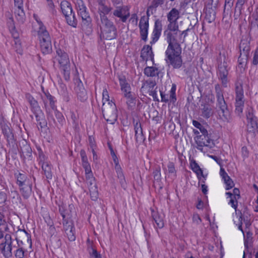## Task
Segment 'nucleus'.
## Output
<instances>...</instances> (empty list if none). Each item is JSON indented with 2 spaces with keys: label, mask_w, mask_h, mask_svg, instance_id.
<instances>
[{
  "label": "nucleus",
  "mask_w": 258,
  "mask_h": 258,
  "mask_svg": "<svg viewBox=\"0 0 258 258\" xmlns=\"http://www.w3.org/2000/svg\"><path fill=\"white\" fill-rule=\"evenodd\" d=\"M167 29L164 32L166 36L168 46L165 51V60L169 66L174 69H179L182 65V48L178 41L179 26L177 22H168Z\"/></svg>",
  "instance_id": "1"
},
{
  "label": "nucleus",
  "mask_w": 258,
  "mask_h": 258,
  "mask_svg": "<svg viewBox=\"0 0 258 258\" xmlns=\"http://www.w3.org/2000/svg\"><path fill=\"white\" fill-rule=\"evenodd\" d=\"M16 179V184L19 186L20 191L23 197L27 199L31 195L32 181L31 177L24 171H17L14 173Z\"/></svg>",
  "instance_id": "2"
},
{
  "label": "nucleus",
  "mask_w": 258,
  "mask_h": 258,
  "mask_svg": "<svg viewBox=\"0 0 258 258\" xmlns=\"http://www.w3.org/2000/svg\"><path fill=\"white\" fill-rule=\"evenodd\" d=\"M101 30V37L106 40L115 39L117 36V31L113 22L108 18L103 17L100 22L97 23Z\"/></svg>",
  "instance_id": "3"
},
{
  "label": "nucleus",
  "mask_w": 258,
  "mask_h": 258,
  "mask_svg": "<svg viewBox=\"0 0 258 258\" xmlns=\"http://www.w3.org/2000/svg\"><path fill=\"white\" fill-rule=\"evenodd\" d=\"M215 89L216 98V106L218 109V110L221 112L224 119L225 121H228L230 112L224 97L223 90L219 84H217L215 85Z\"/></svg>",
  "instance_id": "4"
},
{
  "label": "nucleus",
  "mask_w": 258,
  "mask_h": 258,
  "mask_svg": "<svg viewBox=\"0 0 258 258\" xmlns=\"http://www.w3.org/2000/svg\"><path fill=\"white\" fill-rule=\"evenodd\" d=\"M26 98L30 105L31 111L35 116L36 121L41 128L47 126V122L45 119L44 113L41 110L38 103L30 94H26Z\"/></svg>",
  "instance_id": "5"
},
{
  "label": "nucleus",
  "mask_w": 258,
  "mask_h": 258,
  "mask_svg": "<svg viewBox=\"0 0 258 258\" xmlns=\"http://www.w3.org/2000/svg\"><path fill=\"white\" fill-rule=\"evenodd\" d=\"M228 58L226 56V52L220 51L218 61L220 62L218 65V78L221 80L223 86L225 88L227 87V76L228 75V69H227Z\"/></svg>",
  "instance_id": "6"
},
{
  "label": "nucleus",
  "mask_w": 258,
  "mask_h": 258,
  "mask_svg": "<svg viewBox=\"0 0 258 258\" xmlns=\"http://www.w3.org/2000/svg\"><path fill=\"white\" fill-rule=\"evenodd\" d=\"M102 111L104 118L110 124H114L117 119V110L115 104L112 101L105 104L103 102Z\"/></svg>",
  "instance_id": "7"
},
{
  "label": "nucleus",
  "mask_w": 258,
  "mask_h": 258,
  "mask_svg": "<svg viewBox=\"0 0 258 258\" xmlns=\"http://www.w3.org/2000/svg\"><path fill=\"white\" fill-rule=\"evenodd\" d=\"M41 52L44 54H49L52 51V44L50 37L47 32L38 34Z\"/></svg>",
  "instance_id": "8"
},
{
  "label": "nucleus",
  "mask_w": 258,
  "mask_h": 258,
  "mask_svg": "<svg viewBox=\"0 0 258 258\" xmlns=\"http://www.w3.org/2000/svg\"><path fill=\"white\" fill-rule=\"evenodd\" d=\"M194 139L197 145V149L201 151H203L204 147L211 148L214 146V141L210 138L208 133L206 135L202 134L200 136H197Z\"/></svg>",
  "instance_id": "9"
},
{
  "label": "nucleus",
  "mask_w": 258,
  "mask_h": 258,
  "mask_svg": "<svg viewBox=\"0 0 258 258\" xmlns=\"http://www.w3.org/2000/svg\"><path fill=\"white\" fill-rule=\"evenodd\" d=\"M75 91L77 100L81 102H86L88 98V93L80 79H76Z\"/></svg>",
  "instance_id": "10"
},
{
  "label": "nucleus",
  "mask_w": 258,
  "mask_h": 258,
  "mask_svg": "<svg viewBox=\"0 0 258 258\" xmlns=\"http://www.w3.org/2000/svg\"><path fill=\"white\" fill-rule=\"evenodd\" d=\"M247 126L249 132H254L258 128L257 118L254 115V111L252 107L247 108L246 111Z\"/></svg>",
  "instance_id": "11"
},
{
  "label": "nucleus",
  "mask_w": 258,
  "mask_h": 258,
  "mask_svg": "<svg viewBox=\"0 0 258 258\" xmlns=\"http://www.w3.org/2000/svg\"><path fill=\"white\" fill-rule=\"evenodd\" d=\"M235 106L244 107V93L242 84L240 82L235 84Z\"/></svg>",
  "instance_id": "12"
},
{
  "label": "nucleus",
  "mask_w": 258,
  "mask_h": 258,
  "mask_svg": "<svg viewBox=\"0 0 258 258\" xmlns=\"http://www.w3.org/2000/svg\"><path fill=\"white\" fill-rule=\"evenodd\" d=\"M19 147L21 158L30 159L32 157V149L25 140H23L20 142Z\"/></svg>",
  "instance_id": "13"
},
{
  "label": "nucleus",
  "mask_w": 258,
  "mask_h": 258,
  "mask_svg": "<svg viewBox=\"0 0 258 258\" xmlns=\"http://www.w3.org/2000/svg\"><path fill=\"white\" fill-rule=\"evenodd\" d=\"M97 3L100 21L102 20L103 17L108 18L106 15L111 11L112 8L109 5H107L105 0H97Z\"/></svg>",
  "instance_id": "14"
},
{
  "label": "nucleus",
  "mask_w": 258,
  "mask_h": 258,
  "mask_svg": "<svg viewBox=\"0 0 258 258\" xmlns=\"http://www.w3.org/2000/svg\"><path fill=\"white\" fill-rule=\"evenodd\" d=\"M162 30V21L157 19L155 21L154 27L152 32V41L150 43L152 45L159 39Z\"/></svg>",
  "instance_id": "15"
},
{
  "label": "nucleus",
  "mask_w": 258,
  "mask_h": 258,
  "mask_svg": "<svg viewBox=\"0 0 258 258\" xmlns=\"http://www.w3.org/2000/svg\"><path fill=\"white\" fill-rule=\"evenodd\" d=\"M1 125L3 134L7 141L8 144L9 145L11 144L13 145L15 142V140L12 130L9 125L4 122H2Z\"/></svg>",
  "instance_id": "16"
},
{
  "label": "nucleus",
  "mask_w": 258,
  "mask_h": 258,
  "mask_svg": "<svg viewBox=\"0 0 258 258\" xmlns=\"http://www.w3.org/2000/svg\"><path fill=\"white\" fill-rule=\"evenodd\" d=\"M82 19L81 25L84 31L90 32L92 30V19L89 12L79 15Z\"/></svg>",
  "instance_id": "17"
},
{
  "label": "nucleus",
  "mask_w": 258,
  "mask_h": 258,
  "mask_svg": "<svg viewBox=\"0 0 258 258\" xmlns=\"http://www.w3.org/2000/svg\"><path fill=\"white\" fill-rule=\"evenodd\" d=\"M141 57L144 61L153 60L154 54L152 47L149 45H144L141 50Z\"/></svg>",
  "instance_id": "18"
},
{
  "label": "nucleus",
  "mask_w": 258,
  "mask_h": 258,
  "mask_svg": "<svg viewBox=\"0 0 258 258\" xmlns=\"http://www.w3.org/2000/svg\"><path fill=\"white\" fill-rule=\"evenodd\" d=\"M239 47L240 52L242 53L243 56L245 57H249L250 50L249 41L247 39L242 38L241 40Z\"/></svg>",
  "instance_id": "19"
},
{
  "label": "nucleus",
  "mask_w": 258,
  "mask_h": 258,
  "mask_svg": "<svg viewBox=\"0 0 258 258\" xmlns=\"http://www.w3.org/2000/svg\"><path fill=\"white\" fill-rule=\"evenodd\" d=\"M88 185L92 199L95 201L97 199L98 190L95 177L86 181Z\"/></svg>",
  "instance_id": "20"
},
{
  "label": "nucleus",
  "mask_w": 258,
  "mask_h": 258,
  "mask_svg": "<svg viewBox=\"0 0 258 258\" xmlns=\"http://www.w3.org/2000/svg\"><path fill=\"white\" fill-rule=\"evenodd\" d=\"M119 82L121 90L123 93L124 96L133 94L131 91V87L127 82L125 77L124 76L119 77Z\"/></svg>",
  "instance_id": "21"
},
{
  "label": "nucleus",
  "mask_w": 258,
  "mask_h": 258,
  "mask_svg": "<svg viewBox=\"0 0 258 258\" xmlns=\"http://www.w3.org/2000/svg\"><path fill=\"white\" fill-rule=\"evenodd\" d=\"M58 211L62 217V221L72 220L71 211L70 209L71 208V205H69V209H67L63 203L58 206Z\"/></svg>",
  "instance_id": "22"
},
{
  "label": "nucleus",
  "mask_w": 258,
  "mask_h": 258,
  "mask_svg": "<svg viewBox=\"0 0 258 258\" xmlns=\"http://www.w3.org/2000/svg\"><path fill=\"white\" fill-rule=\"evenodd\" d=\"M54 114L56 121L53 118V116H51L49 114H48V118L49 119V117H51L54 123L58 128L61 127L66 122L62 114L60 112L58 111L56 109H54Z\"/></svg>",
  "instance_id": "23"
},
{
  "label": "nucleus",
  "mask_w": 258,
  "mask_h": 258,
  "mask_svg": "<svg viewBox=\"0 0 258 258\" xmlns=\"http://www.w3.org/2000/svg\"><path fill=\"white\" fill-rule=\"evenodd\" d=\"M135 122V121H134ZM134 129L135 132V138L136 141L142 142L145 140L143 134V129L141 126V123L140 121H137L134 123Z\"/></svg>",
  "instance_id": "24"
},
{
  "label": "nucleus",
  "mask_w": 258,
  "mask_h": 258,
  "mask_svg": "<svg viewBox=\"0 0 258 258\" xmlns=\"http://www.w3.org/2000/svg\"><path fill=\"white\" fill-rule=\"evenodd\" d=\"M201 115L205 118H210L213 114V109L208 103L201 104Z\"/></svg>",
  "instance_id": "25"
},
{
  "label": "nucleus",
  "mask_w": 258,
  "mask_h": 258,
  "mask_svg": "<svg viewBox=\"0 0 258 258\" xmlns=\"http://www.w3.org/2000/svg\"><path fill=\"white\" fill-rule=\"evenodd\" d=\"M216 9L214 8L207 6L205 9V18L209 23L214 21L216 18Z\"/></svg>",
  "instance_id": "26"
},
{
  "label": "nucleus",
  "mask_w": 258,
  "mask_h": 258,
  "mask_svg": "<svg viewBox=\"0 0 258 258\" xmlns=\"http://www.w3.org/2000/svg\"><path fill=\"white\" fill-rule=\"evenodd\" d=\"M56 53L60 65L67 64L70 63L69 56L67 53L59 49L56 50Z\"/></svg>",
  "instance_id": "27"
},
{
  "label": "nucleus",
  "mask_w": 258,
  "mask_h": 258,
  "mask_svg": "<svg viewBox=\"0 0 258 258\" xmlns=\"http://www.w3.org/2000/svg\"><path fill=\"white\" fill-rule=\"evenodd\" d=\"M180 12L176 8H172L167 14L168 22H177L179 18Z\"/></svg>",
  "instance_id": "28"
},
{
  "label": "nucleus",
  "mask_w": 258,
  "mask_h": 258,
  "mask_svg": "<svg viewBox=\"0 0 258 258\" xmlns=\"http://www.w3.org/2000/svg\"><path fill=\"white\" fill-rule=\"evenodd\" d=\"M60 8L63 15L67 16L73 11L71 4L68 1H64L60 3Z\"/></svg>",
  "instance_id": "29"
},
{
  "label": "nucleus",
  "mask_w": 258,
  "mask_h": 258,
  "mask_svg": "<svg viewBox=\"0 0 258 258\" xmlns=\"http://www.w3.org/2000/svg\"><path fill=\"white\" fill-rule=\"evenodd\" d=\"M41 168L43 174L48 179H51L52 177V166L51 165L47 162L46 163H43L41 165Z\"/></svg>",
  "instance_id": "30"
},
{
  "label": "nucleus",
  "mask_w": 258,
  "mask_h": 258,
  "mask_svg": "<svg viewBox=\"0 0 258 258\" xmlns=\"http://www.w3.org/2000/svg\"><path fill=\"white\" fill-rule=\"evenodd\" d=\"M234 2V0H225L223 14L224 17H226L229 15H231Z\"/></svg>",
  "instance_id": "31"
},
{
  "label": "nucleus",
  "mask_w": 258,
  "mask_h": 258,
  "mask_svg": "<svg viewBox=\"0 0 258 258\" xmlns=\"http://www.w3.org/2000/svg\"><path fill=\"white\" fill-rule=\"evenodd\" d=\"M66 21L68 25L74 27L76 28L78 24V21L76 17L74 12L67 15L65 16Z\"/></svg>",
  "instance_id": "32"
},
{
  "label": "nucleus",
  "mask_w": 258,
  "mask_h": 258,
  "mask_svg": "<svg viewBox=\"0 0 258 258\" xmlns=\"http://www.w3.org/2000/svg\"><path fill=\"white\" fill-rule=\"evenodd\" d=\"M144 74L148 77H154L158 76V69L154 67H147L144 69Z\"/></svg>",
  "instance_id": "33"
},
{
  "label": "nucleus",
  "mask_w": 258,
  "mask_h": 258,
  "mask_svg": "<svg viewBox=\"0 0 258 258\" xmlns=\"http://www.w3.org/2000/svg\"><path fill=\"white\" fill-rule=\"evenodd\" d=\"M152 217L156 224V228H162L164 227V223L163 219L159 215L158 213L153 211Z\"/></svg>",
  "instance_id": "34"
},
{
  "label": "nucleus",
  "mask_w": 258,
  "mask_h": 258,
  "mask_svg": "<svg viewBox=\"0 0 258 258\" xmlns=\"http://www.w3.org/2000/svg\"><path fill=\"white\" fill-rule=\"evenodd\" d=\"M166 0H152L150 5V9L152 10V14L156 13L158 7H162Z\"/></svg>",
  "instance_id": "35"
},
{
  "label": "nucleus",
  "mask_w": 258,
  "mask_h": 258,
  "mask_svg": "<svg viewBox=\"0 0 258 258\" xmlns=\"http://www.w3.org/2000/svg\"><path fill=\"white\" fill-rule=\"evenodd\" d=\"M15 17L18 22L23 24L25 21V14L23 8L16 9L15 11Z\"/></svg>",
  "instance_id": "36"
},
{
  "label": "nucleus",
  "mask_w": 258,
  "mask_h": 258,
  "mask_svg": "<svg viewBox=\"0 0 258 258\" xmlns=\"http://www.w3.org/2000/svg\"><path fill=\"white\" fill-rule=\"evenodd\" d=\"M113 14L114 16L119 18L122 22H125L129 17V14L123 15L122 8L121 7H117L113 11Z\"/></svg>",
  "instance_id": "37"
},
{
  "label": "nucleus",
  "mask_w": 258,
  "mask_h": 258,
  "mask_svg": "<svg viewBox=\"0 0 258 258\" xmlns=\"http://www.w3.org/2000/svg\"><path fill=\"white\" fill-rule=\"evenodd\" d=\"M240 216L239 217V221L242 222L243 221L245 225L246 229H248L249 227L251 225L250 219V215L247 213H245L243 212V214L241 212H240Z\"/></svg>",
  "instance_id": "38"
},
{
  "label": "nucleus",
  "mask_w": 258,
  "mask_h": 258,
  "mask_svg": "<svg viewBox=\"0 0 258 258\" xmlns=\"http://www.w3.org/2000/svg\"><path fill=\"white\" fill-rule=\"evenodd\" d=\"M75 5L79 15L88 12L87 8L82 0H76Z\"/></svg>",
  "instance_id": "39"
},
{
  "label": "nucleus",
  "mask_w": 258,
  "mask_h": 258,
  "mask_svg": "<svg viewBox=\"0 0 258 258\" xmlns=\"http://www.w3.org/2000/svg\"><path fill=\"white\" fill-rule=\"evenodd\" d=\"M0 252L5 258L12 256L13 254L12 252H10V250L3 241L0 243Z\"/></svg>",
  "instance_id": "40"
},
{
  "label": "nucleus",
  "mask_w": 258,
  "mask_h": 258,
  "mask_svg": "<svg viewBox=\"0 0 258 258\" xmlns=\"http://www.w3.org/2000/svg\"><path fill=\"white\" fill-rule=\"evenodd\" d=\"M124 97L126 99V104L128 109H132L135 107L136 103V97L133 94L127 95Z\"/></svg>",
  "instance_id": "41"
},
{
  "label": "nucleus",
  "mask_w": 258,
  "mask_h": 258,
  "mask_svg": "<svg viewBox=\"0 0 258 258\" xmlns=\"http://www.w3.org/2000/svg\"><path fill=\"white\" fill-rule=\"evenodd\" d=\"M190 166L191 169L197 174L198 177H199V175L200 174L203 177L205 178L203 170L195 161H191Z\"/></svg>",
  "instance_id": "42"
},
{
  "label": "nucleus",
  "mask_w": 258,
  "mask_h": 258,
  "mask_svg": "<svg viewBox=\"0 0 258 258\" xmlns=\"http://www.w3.org/2000/svg\"><path fill=\"white\" fill-rule=\"evenodd\" d=\"M149 18L146 17L145 16L141 17L139 24L140 30H146V29H149Z\"/></svg>",
  "instance_id": "43"
},
{
  "label": "nucleus",
  "mask_w": 258,
  "mask_h": 258,
  "mask_svg": "<svg viewBox=\"0 0 258 258\" xmlns=\"http://www.w3.org/2000/svg\"><path fill=\"white\" fill-rule=\"evenodd\" d=\"M33 16L34 19L36 20V21L37 22V23H38V26H39V30H38V32H37L38 34H40V33H42L44 32H47V31L46 30V27L43 25L42 22L41 21L39 16L36 14H34Z\"/></svg>",
  "instance_id": "44"
},
{
  "label": "nucleus",
  "mask_w": 258,
  "mask_h": 258,
  "mask_svg": "<svg viewBox=\"0 0 258 258\" xmlns=\"http://www.w3.org/2000/svg\"><path fill=\"white\" fill-rule=\"evenodd\" d=\"M87 250L89 252L90 258H102L101 254L92 245L88 246Z\"/></svg>",
  "instance_id": "45"
},
{
  "label": "nucleus",
  "mask_w": 258,
  "mask_h": 258,
  "mask_svg": "<svg viewBox=\"0 0 258 258\" xmlns=\"http://www.w3.org/2000/svg\"><path fill=\"white\" fill-rule=\"evenodd\" d=\"M4 240H3L4 244L7 246L8 248L10 250V252H12V236L10 233H7L5 235Z\"/></svg>",
  "instance_id": "46"
},
{
  "label": "nucleus",
  "mask_w": 258,
  "mask_h": 258,
  "mask_svg": "<svg viewBox=\"0 0 258 258\" xmlns=\"http://www.w3.org/2000/svg\"><path fill=\"white\" fill-rule=\"evenodd\" d=\"M61 70L63 71L64 79L66 81H69L70 79V64L67 63V64L60 65Z\"/></svg>",
  "instance_id": "47"
},
{
  "label": "nucleus",
  "mask_w": 258,
  "mask_h": 258,
  "mask_svg": "<svg viewBox=\"0 0 258 258\" xmlns=\"http://www.w3.org/2000/svg\"><path fill=\"white\" fill-rule=\"evenodd\" d=\"M156 85V83L155 81L151 79L146 80L144 83V86L142 88H145L148 91V92L154 90V87Z\"/></svg>",
  "instance_id": "48"
},
{
  "label": "nucleus",
  "mask_w": 258,
  "mask_h": 258,
  "mask_svg": "<svg viewBox=\"0 0 258 258\" xmlns=\"http://www.w3.org/2000/svg\"><path fill=\"white\" fill-rule=\"evenodd\" d=\"M51 243L54 248H59L61 246V241L59 237L52 235L50 237Z\"/></svg>",
  "instance_id": "49"
},
{
  "label": "nucleus",
  "mask_w": 258,
  "mask_h": 258,
  "mask_svg": "<svg viewBox=\"0 0 258 258\" xmlns=\"http://www.w3.org/2000/svg\"><path fill=\"white\" fill-rule=\"evenodd\" d=\"M27 250L24 247H18L14 251V254L16 258H24L26 255Z\"/></svg>",
  "instance_id": "50"
},
{
  "label": "nucleus",
  "mask_w": 258,
  "mask_h": 258,
  "mask_svg": "<svg viewBox=\"0 0 258 258\" xmlns=\"http://www.w3.org/2000/svg\"><path fill=\"white\" fill-rule=\"evenodd\" d=\"M37 149L38 151V158L37 160L39 162V163L41 165H42L43 163H46L47 162H45L46 157L44 154L42 150H41L40 147H37Z\"/></svg>",
  "instance_id": "51"
},
{
  "label": "nucleus",
  "mask_w": 258,
  "mask_h": 258,
  "mask_svg": "<svg viewBox=\"0 0 258 258\" xmlns=\"http://www.w3.org/2000/svg\"><path fill=\"white\" fill-rule=\"evenodd\" d=\"M244 6L235 4L234 12V18L235 20L238 19L242 14V11Z\"/></svg>",
  "instance_id": "52"
},
{
  "label": "nucleus",
  "mask_w": 258,
  "mask_h": 258,
  "mask_svg": "<svg viewBox=\"0 0 258 258\" xmlns=\"http://www.w3.org/2000/svg\"><path fill=\"white\" fill-rule=\"evenodd\" d=\"M45 95L46 96V97L47 99L49 102V105L51 107V108L54 110L56 109V106L55 104V103L56 102V100L55 99V97L53 96H52L49 93H45Z\"/></svg>",
  "instance_id": "53"
},
{
  "label": "nucleus",
  "mask_w": 258,
  "mask_h": 258,
  "mask_svg": "<svg viewBox=\"0 0 258 258\" xmlns=\"http://www.w3.org/2000/svg\"><path fill=\"white\" fill-rule=\"evenodd\" d=\"M62 225L64 231H68V229L70 230L75 228L72 220L62 221Z\"/></svg>",
  "instance_id": "54"
},
{
  "label": "nucleus",
  "mask_w": 258,
  "mask_h": 258,
  "mask_svg": "<svg viewBox=\"0 0 258 258\" xmlns=\"http://www.w3.org/2000/svg\"><path fill=\"white\" fill-rule=\"evenodd\" d=\"M243 235L244 238V246L245 249L247 250L248 248V243L250 242L252 239V233L249 230L248 231L246 230V236H245L244 234Z\"/></svg>",
  "instance_id": "55"
},
{
  "label": "nucleus",
  "mask_w": 258,
  "mask_h": 258,
  "mask_svg": "<svg viewBox=\"0 0 258 258\" xmlns=\"http://www.w3.org/2000/svg\"><path fill=\"white\" fill-rule=\"evenodd\" d=\"M192 124L195 126L196 128L199 129L202 134L206 135L207 134L208 131L205 128V127L199 121L193 120H192Z\"/></svg>",
  "instance_id": "56"
},
{
  "label": "nucleus",
  "mask_w": 258,
  "mask_h": 258,
  "mask_svg": "<svg viewBox=\"0 0 258 258\" xmlns=\"http://www.w3.org/2000/svg\"><path fill=\"white\" fill-rule=\"evenodd\" d=\"M67 236L68 239L70 241H74L76 239V235H75V228H73V229H68V231H64Z\"/></svg>",
  "instance_id": "57"
},
{
  "label": "nucleus",
  "mask_w": 258,
  "mask_h": 258,
  "mask_svg": "<svg viewBox=\"0 0 258 258\" xmlns=\"http://www.w3.org/2000/svg\"><path fill=\"white\" fill-rule=\"evenodd\" d=\"M252 18L254 20V22L251 23V27L256 26L258 29V7L255 9L254 12L252 15Z\"/></svg>",
  "instance_id": "58"
},
{
  "label": "nucleus",
  "mask_w": 258,
  "mask_h": 258,
  "mask_svg": "<svg viewBox=\"0 0 258 258\" xmlns=\"http://www.w3.org/2000/svg\"><path fill=\"white\" fill-rule=\"evenodd\" d=\"M160 167H158L155 168L153 172L154 180L157 182H159L161 180V172Z\"/></svg>",
  "instance_id": "59"
},
{
  "label": "nucleus",
  "mask_w": 258,
  "mask_h": 258,
  "mask_svg": "<svg viewBox=\"0 0 258 258\" xmlns=\"http://www.w3.org/2000/svg\"><path fill=\"white\" fill-rule=\"evenodd\" d=\"M176 89V86L175 84L172 85V87L170 91V98L171 101L174 102L176 100L175 91Z\"/></svg>",
  "instance_id": "60"
},
{
  "label": "nucleus",
  "mask_w": 258,
  "mask_h": 258,
  "mask_svg": "<svg viewBox=\"0 0 258 258\" xmlns=\"http://www.w3.org/2000/svg\"><path fill=\"white\" fill-rule=\"evenodd\" d=\"M10 17L7 19V25L10 31H14L15 30V26L13 17L10 14Z\"/></svg>",
  "instance_id": "61"
},
{
  "label": "nucleus",
  "mask_w": 258,
  "mask_h": 258,
  "mask_svg": "<svg viewBox=\"0 0 258 258\" xmlns=\"http://www.w3.org/2000/svg\"><path fill=\"white\" fill-rule=\"evenodd\" d=\"M168 171L169 173L173 174L174 177L176 176V171L175 170L174 164L173 162H169L167 165Z\"/></svg>",
  "instance_id": "62"
},
{
  "label": "nucleus",
  "mask_w": 258,
  "mask_h": 258,
  "mask_svg": "<svg viewBox=\"0 0 258 258\" xmlns=\"http://www.w3.org/2000/svg\"><path fill=\"white\" fill-rule=\"evenodd\" d=\"M80 156L81 157L82 165L89 163L86 152L84 150L82 149L80 151Z\"/></svg>",
  "instance_id": "63"
},
{
  "label": "nucleus",
  "mask_w": 258,
  "mask_h": 258,
  "mask_svg": "<svg viewBox=\"0 0 258 258\" xmlns=\"http://www.w3.org/2000/svg\"><path fill=\"white\" fill-rule=\"evenodd\" d=\"M251 63L253 66L258 65V48L254 52Z\"/></svg>",
  "instance_id": "64"
}]
</instances>
